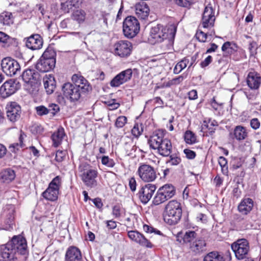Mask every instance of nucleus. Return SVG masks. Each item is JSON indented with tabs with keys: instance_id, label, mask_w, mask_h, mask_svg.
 I'll use <instances>...</instances> for the list:
<instances>
[{
	"instance_id": "obj_62",
	"label": "nucleus",
	"mask_w": 261,
	"mask_h": 261,
	"mask_svg": "<svg viewBox=\"0 0 261 261\" xmlns=\"http://www.w3.org/2000/svg\"><path fill=\"white\" fill-rule=\"evenodd\" d=\"M108 105L110 107V110H113L117 109L119 107L120 104L116 102L115 100H113L112 101L108 102Z\"/></svg>"
},
{
	"instance_id": "obj_24",
	"label": "nucleus",
	"mask_w": 261,
	"mask_h": 261,
	"mask_svg": "<svg viewBox=\"0 0 261 261\" xmlns=\"http://www.w3.org/2000/svg\"><path fill=\"white\" fill-rule=\"evenodd\" d=\"M247 83L250 89H257L261 83V77L256 72H250L247 75Z\"/></svg>"
},
{
	"instance_id": "obj_25",
	"label": "nucleus",
	"mask_w": 261,
	"mask_h": 261,
	"mask_svg": "<svg viewBox=\"0 0 261 261\" xmlns=\"http://www.w3.org/2000/svg\"><path fill=\"white\" fill-rule=\"evenodd\" d=\"M254 206L253 200L250 198H244L239 203L238 208L243 215H247L252 210Z\"/></svg>"
},
{
	"instance_id": "obj_30",
	"label": "nucleus",
	"mask_w": 261,
	"mask_h": 261,
	"mask_svg": "<svg viewBox=\"0 0 261 261\" xmlns=\"http://www.w3.org/2000/svg\"><path fill=\"white\" fill-rule=\"evenodd\" d=\"M22 77L24 82L32 83L33 81H36L39 78V74L34 69H28L23 71Z\"/></svg>"
},
{
	"instance_id": "obj_12",
	"label": "nucleus",
	"mask_w": 261,
	"mask_h": 261,
	"mask_svg": "<svg viewBox=\"0 0 261 261\" xmlns=\"http://www.w3.org/2000/svg\"><path fill=\"white\" fill-rule=\"evenodd\" d=\"M231 249L236 258L239 260L246 258L249 251V245L246 239L238 240L231 245Z\"/></svg>"
},
{
	"instance_id": "obj_31",
	"label": "nucleus",
	"mask_w": 261,
	"mask_h": 261,
	"mask_svg": "<svg viewBox=\"0 0 261 261\" xmlns=\"http://www.w3.org/2000/svg\"><path fill=\"white\" fill-rule=\"evenodd\" d=\"M184 199L195 198L198 195V188L194 185H188L183 191Z\"/></svg>"
},
{
	"instance_id": "obj_47",
	"label": "nucleus",
	"mask_w": 261,
	"mask_h": 261,
	"mask_svg": "<svg viewBox=\"0 0 261 261\" xmlns=\"http://www.w3.org/2000/svg\"><path fill=\"white\" fill-rule=\"evenodd\" d=\"M143 132V128L141 125L138 124H135L134 126L132 129V133L135 137L140 136Z\"/></svg>"
},
{
	"instance_id": "obj_27",
	"label": "nucleus",
	"mask_w": 261,
	"mask_h": 261,
	"mask_svg": "<svg viewBox=\"0 0 261 261\" xmlns=\"http://www.w3.org/2000/svg\"><path fill=\"white\" fill-rule=\"evenodd\" d=\"M149 7L145 2H139L135 6L136 14L141 19H144L147 18L149 15Z\"/></svg>"
},
{
	"instance_id": "obj_35",
	"label": "nucleus",
	"mask_w": 261,
	"mask_h": 261,
	"mask_svg": "<svg viewBox=\"0 0 261 261\" xmlns=\"http://www.w3.org/2000/svg\"><path fill=\"white\" fill-rule=\"evenodd\" d=\"M86 16V13L82 9L76 10L71 14V18L76 21L78 23L81 24L84 22Z\"/></svg>"
},
{
	"instance_id": "obj_21",
	"label": "nucleus",
	"mask_w": 261,
	"mask_h": 261,
	"mask_svg": "<svg viewBox=\"0 0 261 261\" xmlns=\"http://www.w3.org/2000/svg\"><path fill=\"white\" fill-rule=\"evenodd\" d=\"M231 256L229 252L224 255L217 251H212L207 253L204 257L203 261H230Z\"/></svg>"
},
{
	"instance_id": "obj_54",
	"label": "nucleus",
	"mask_w": 261,
	"mask_h": 261,
	"mask_svg": "<svg viewBox=\"0 0 261 261\" xmlns=\"http://www.w3.org/2000/svg\"><path fill=\"white\" fill-rule=\"evenodd\" d=\"M250 56H253L256 54V43L255 41L250 42L249 45Z\"/></svg>"
},
{
	"instance_id": "obj_29",
	"label": "nucleus",
	"mask_w": 261,
	"mask_h": 261,
	"mask_svg": "<svg viewBox=\"0 0 261 261\" xmlns=\"http://www.w3.org/2000/svg\"><path fill=\"white\" fill-rule=\"evenodd\" d=\"M15 254V253L9 243L2 246L1 248V255L3 259L10 260L14 258Z\"/></svg>"
},
{
	"instance_id": "obj_64",
	"label": "nucleus",
	"mask_w": 261,
	"mask_h": 261,
	"mask_svg": "<svg viewBox=\"0 0 261 261\" xmlns=\"http://www.w3.org/2000/svg\"><path fill=\"white\" fill-rule=\"evenodd\" d=\"M189 98L191 100H194L197 98V92L195 90L190 91L188 93Z\"/></svg>"
},
{
	"instance_id": "obj_11",
	"label": "nucleus",
	"mask_w": 261,
	"mask_h": 261,
	"mask_svg": "<svg viewBox=\"0 0 261 261\" xmlns=\"http://www.w3.org/2000/svg\"><path fill=\"white\" fill-rule=\"evenodd\" d=\"M3 71L8 76H13L20 72V66L15 60L11 58L3 59L1 63Z\"/></svg>"
},
{
	"instance_id": "obj_19",
	"label": "nucleus",
	"mask_w": 261,
	"mask_h": 261,
	"mask_svg": "<svg viewBox=\"0 0 261 261\" xmlns=\"http://www.w3.org/2000/svg\"><path fill=\"white\" fill-rule=\"evenodd\" d=\"M7 116L12 122L16 121L20 117L21 109L16 102H10L6 106Z\"/></svg>"
},
{
	"instance_id": "obj_48",
	"label": "nucleus",
	"mask_w": 261,
	"mask_h": 261,
	"mask_svg": "<svg viewBox=\"0 0 261 261\" xmlns=\"http://www.w3.org/2000/svg\"><path fill=\"white\" fill-rule=\"evenodd\" d=\"M197 39L202 42H205L207 38L208 35L207 33H205L202 31H198L197 32L196 34Z\"/></svg>"
},
{
	"instance_id": "obj_34",
	"label": "nucleus",
	"mask_w": 261,
	"mask_h": 261,
	"mask_svg": "<svg viewBox=\"0 0 261 261\" xmlns=\"http://www.w3.org/2000/svg\"><path fill=\"white\" fill-rule=\"evenodd\" d=\"M16 175L14 171L11 169H6L1 173V178L3 182L9 183L13 180Z\"/></svg>"
},
{
	"instance_id": "obj_52",
	"label": "nucleus",
	"mask_w": 261,
	"mask_h": 261,
	"mask_svg": "<svg viewBox=\"0 0 261 261\" xmlns=\"http://www.w3.org/2000/svg\"><path fill=\"white\" fill-rule=\"evenodd\" d=\"M112 214L115 217L119 218L122 214V210L119 206L115 205L113 208Z\"/></svg>"
},
{
	"instance_id": "obj_49",
	"label": "nucleus",
	"mask_w": 261,
	"mask_h": 261,
	"mask_svg": "<svg viewBox=\"0 0 261 261\" xmlns=\"http://www.w3.org/2000/svg\"><path fill=\"white\" fill-rule=\"evenodd\" d=\"M36 112L38 115L43 116L47 114L49 110L43 106H40L36 107Z\"/></svg>"
},
{
	"instance_id": "obj_2",
	"label": "nucleus",
	"mask_w": 261,
	"mask_h": 261,
	"mask_svg": "<svg viewBox=\"0 0 261 261\" xmlns=\"http://www.w3.org/2000/svg\"><path fill=\"white\" fill-rule=\"evenodd\" d=\"M176 32V27L170 24L166 27L157 25L152 27L150 32V40L153 43H160L167 41L172 43Z\"/></svg>"
},
{
	"instance_id": "obj_32",
	"label": "nucleus",
	"mask_w": 261,
	"mask_h": 261,
	"mask_svg": "<svg viewBox=\"0 0 261 261\" xmlns=\"http://www.w3.org/2000/svg\"><path fill=\"white\" fill-rule=\"evenodd\" d=\"M65 135L64 128L59 127L51 136L53 145L55 147L59 146L61 144Z\"/></svg>"
},
{
	"instance_id": "obj_16",
	"label": "nucleus",
	"mask_w": 261,
	"mask_h": 261,
	"mask_svg": "<svg viewBox=\"0 0 261 261\" xmlns=\"http://www.w3.org/2000/svg\"><path fill=\"white\" fill-rule=\"evenodd\" d=\"M127 235L132 241L139 244L142 247L147 248H152L153 247L151 242L138 231H128Z\"/></svg>"
},
{
	"instance_id": "obj_4",
	"label": "nucleus",
	"mask_w": 261,
	"mask_h": 261,
	"mask_svg": "<svg viewBox=\"0 0 261 261\" xmlns=\"http://www.w3.org/2000/svg\"><path fill=\"white\" fill-rule=\"evenodd\" d=\"M182 208L180 202L175 200H170L166 205L163 213L164 221L169 225L176 224L180 220Z\"/></svg>"
},
{
	"instance_id": "obj_58",
	"label": "nucleus",
	"mask_w": 261,
	"mask_h": 261,
	"mask_svg": "<svg viewBox=\"0 0 261 261\" xmlns=\"http://www.w3.org/2000/svg\"><path fill=\"white\" fill-rule=\"evenodd\" d=\"M129 187L132 191L134 192L136 190L137 182L134 177H131L129 179Z\"/></svg>"
},
{
	"instance_id": "obj_15",
	"label": "nucleus",
	"mask_w": 261,
	"mask_h": 261,
	"mask_svg": "<svg viewBox=\"0 0 261 261\" xmlns=\"http://www.w3.org/2000/svg\"><path fill=\"white\" fill-rule=\"evenodd\" d=\"M19 83H16L13 80L5 82L0 88V95L6 98L14 94L19 88Z\"/></svg>"
},
{
	"instance_id": "obj_53",
	"label": "nucleus",
	"mask_w": 261,
	"mask_h": 261,
	"mask_svg": "<svg viewBox=\"0 0 261 261\" xmlns=\"http://www.w3.org/2000/svg\"><path fill=\"white\" fill-rule=\"evenodd\" d=\"M218 162L220 166L222 168V170H226L227 169V162L226 159L223 156H220L219 158Z\"/></svg>"
},
{
	"instance_id": "obj_13",
	"label": "nucleus",
	"mask_w": 261,
	"mask_h": 261,
	"mask_svg": "<svg viewBox=\"0 0 261 261\" xmlns=\"http://www.w3.org/2000/svg\"><path fill=\"white\" fill-rule=\"evenodd\" d=\"M9 244L13 249L15 254L18 253L24 255L28 254L26 240L22 236L13 237Z\"/></svg>"
},
{
	"instance_id": "obj_18",
	"label": "nucleus",
	"mask_w": 261,
	"mask_h": 261,
	"mask_svg": "<svg viewBox=\"0 0 261 261\" xmlns=\"http://www.w3.org/2000/svg\"><path fill=\"white\" fill-rule=\"evenodd\" d=\"M156 187L153 184H146L139 190L138 196L141 201L144 204L147 203L152 197Z\"/></svg>"
},
{
	"instance_id": "obj_10",
	"label": "nucleus",
	"mask_w": 261,
	"mask_h": 261,
	"mask_svg": "<svg viewBox=\"0 0 261 261\" xmlns=\"http://www.w3.org/2000/svg\"><path fill=\"white\" fill-rule=\"evenodd\" d=\"M175 193V189L172 185H165L158 190L154 198V203L156 205L162 203L172 197Z\"/></svg>"
},
{
	"instance_id": "obj_46",
	"label": "nucleus",
	"mask_w": 261,
	"mask_h": 261,
	"mask_svg": "<svg viewBox=\"0 0 261 261\" xmlns=\"http://www.w3.org/2000/svg\"><path fill=\"white\" fill-rule=\"evenodd\" d=\"M5 222L9 226V228H12L14 222V210L12 208L10 210L9 215L7 216Z\"/></svg>"
},
{
	"instance_id": "obj_5",
	"label": "nucleus",
	"mask_w": 261,
	"mask_h": 261,
	"mask_svg": "<svg viewBox=\"0 0 261 261\" xmlns=\"http://www.w3.org/2000/svg\"><path fill=\"white\" fill-rule=\"evenodd\" d=\"M81 180L87 187L93 188L97 186V178L98 172L97 169L88 164H82L79 167Z\"/></svg>"
},
{
	"instance_id": "obj_20",
	"label": "nucleus",
	"mask_w": 261,
	"mask_h": 261,
	"mask_svg": "<svg viewBox=\"0 0 261 261\" xmlns=\"http://www.w3.org/2000/svg\"><path fill=\"white\" fill-rule=\"evenodd\" d=\"M215 20L214 10L211 6L205 7L202 17L201 25L203 28L213 27Z\"/></svg>"
},
{
	"instance_id": "obj_26",
	"label": "nucleus",
	"mask_w": 261,
	"mask_h": 261,
	"mask_svg": "<svg viewBox=\"0 0 261 261\" xmlns=\"http://www.w3.org/2000/svg\"><path fill=\"white\" fill-rule=\"evenodd\" d=\"M44 87L48 94H50L54 91L56 87V82L54 76L50 74H46L43 79Z\"/></svg>"
},
{
	"instance_id": "obj_43",
	"label": "nucleus",
	"mask_w": 261,
	"mask_h": 261,
	"mask_svg": "<svg viewBox=\"0 0 261 261\" xmlns=\"http://www.w3.org/2000/svg\"><path fill=\"white\" fill-rule=\"evenodd\" d=\"M180 162V157L176 154H173L170 155L169 159L166 161V163L171 166H176L178 165Z\"/></svg>"
},
{
	"instance_id": "obj_33",
	"label": "nucleus",
	"mask_w": 261,
	"mask_h": 261,
	"mask_svg": "<svg viewBox=\"0 0 261 261\" xmlns=\"http://www.w3.org/2000/svg\"><path fill=\"white\" fill-rule=\"evenodd\" d=\"M234 138L238 141L245 140L248 136V132L246 127L241 126H237L233 130Z\"/></svg>"
},
{
	"instance_id": "obj_1",
	"label": "nucleus",
	"mask_w": 261,
	"mask_h": 261,
	"mask_svg": "<svg viewBox=\"0 0 261 261\" xmlns=\"http://www.w3.org/2000/svg\"><path fill=\"white\" fill-rule=\"evenodd\" d=\"M72 81L74 84L66 83L62 86L64 96L71 101L78 100L82 93L90 91L91 89L88 82L82 76L75 74L72 75Z\"/></svg>"
},
{
	"instance_id": "obj_7",
	"label": "nucleus",
	"mask_w": 261,
	"mask_h": 261,
	"mask_svg": "<svg viewBox=\"0 0 261 261\" xmlns=\"http://www.w3.org/2000/svg\"><path fill=\"white\" fill-rule=\"evenodd\" d=\"M140 31V23L136 17L129 16L125 18L123 22V32L128 38H133Z\"/></svg>"
},
{
	"instance_id": "obj_3",
	"label": "nucleus",
	"mask_w": 261,
	"mask_h": 261,
	"mask_svg": "<svg viewBox=\"0 0 261 261\" xmlns=\"http://www.w3.org/2000/svg\"><path fill=\"white\" fill-rule=\"evenodd\" d=\"M148 143L150 148L157 150L162 156H168L171 153V143L169 139L164 138L163 130H158L153 133L148 140Z\"/></svg>"
},
{
	"instance_id": "obj_45",
	"label": "nucleus",
	"mask_w": 261,
	"mask_h": 261,
	"mask_svg": "<svg viewBox=\"0 0 261 261\" xmlns=\"http://www.w3.org/2000/svg\"><path fill=\"white\" fill-rule=\"evenodd\" d=\"M127 117L124 116H120L116 119L115 125L118 128L123 127L127 123Z\"/></svg>"
},
{
	"instance_id": "obj_56",
	"label": "nucleus",
	"mask_w": 261,
	"mask_h": 261,
	"mask_svg": "<svg viewBox=\"0 0 261 261\" xmlns=\"http://www.w3.org/2000/svg\"><path fill=\"white\" fill-rule=\"evenodd\" d=\"M48 110L53 115H55L60 110L59 106L55 103H51L49 105Z\"/></svg>"
},
{
	"instance_id": "obj_57",
	"label": "nucleus",
	"mask_w": 261,
	"mask_h": 261,
	"mask_svg": "<svg viewBox=\"0 0 261 261\" xmlns=\"http://www.w3.org/2000/svg\"><path fill=\"white\" fill-rule=\"evenodd\" d=\"M65 157V152L58 150L56 152L55 159L57 162H62Z\"/></svg>"
},
{
	"instance_id": "obj_23",
	"label": "nucleus",
	"mask_w": 261,
	"mask_h": 261,
	"mask_svg": "<svg viewBox=\"0 0 261 261\" xmlns=\"http://www.w3.org/2000/svg\"><path fill=\"white\" fill-rule=\"evenodd\" d=\"M43 44V41L41 36L38 34H35L29 37L26 41V46L32 50L40 49Z\"/></svg>"
},
{
	"instance_id": "obj_51",
	"label": "nucleus",
	"mask_w": 261,
	"mask_h": 261,
	"mask_svg": "<svg viewBox=\"0 0 261 261\" xmlns=\"http://www.w3.org/2000/svg\"><path fill=\"white\" fill-rule=\"evenodd\" d=\"M12 38L4 32H0V42L3 43H8L10 42Z\"/></svg>"
},
{
	"instance_id": "obj_63",
	"label": "nucleus",
	"mask_w": 261,
	"mask_h": 261,
	"mask_svg": "<svg viewBox=\"0 0 261 261\" xmlns=\"http://www.w3.org/2000/svg\"><path fill=\"white\" fill-rule=\"evenodd\" d=\"M31 130L33 133L36 132V133H41L43 130V128L40 125L34 124L31 127Z\"/></svg>"
},
{
	"instance_id": "obj_37",
	"label": "nucleus",
	"mask_w": 261,
	"mask_h": 261,
	"mask_svg": "<svg viewBox=\"0 0 261 261\" xmlns=\"http://www.w3.org/2000/svg\"><path fill=\"white\" fill-rule=\"evenodd\" d=\"M25 137L26 135L23 133L21 132L19 137V143H14L11 144L9 146L10 151L14 153H16L20 148L24 147L23 142Z\"/></svg>"
},
{
	"instance_id": "obj_41",
	"label": "nucleus",
	"mask_w": 261,
	"mask_h": 261,
	"mask_svg": "<svg viewBox=\"0 0 261 261\" xmlns=\"http://www.w3.org/2000/svg\"><path fill=\"white\" fill-rule=\"evenodd\" d=\"M189 63V60L185 58L176 64L173 69L175 74L179 73L184 69H185Z\"/></svg>"
},
{
	"instance_id": "obj_60",
	"label": "nucleus",
	"mask_w": 261,
	"mask_h": 261,
	"mask_svg": "<svg viewBox=\"0 0 261 261\" xmlns=\"http://www.w3.org/2000/svg\"><path fill=\"white\" fill-rule=\"evenodd\" d=\"M192 0H177V4L181 7H187L190 6Z\"/></svg>"
},
{
	"instance_id": "obj_22",
	"label": "nucleus",
	"mask_w": 261,
	"mask_h": 261,
	"mask_svg": "<svg viewBox=\"0 0 261 261\" xmlns=\"http://www.w3.org/2000/svg\"><path fill=\"white\" fill-rule=\"evenodd\" d=\"M217 122L210 118H205L201 125V131L203 135L212 136L215 132L216 127L218 126Z\"/></svg>"
},
{
	"instance_id": "obj_14",
	"label": "nucleus",
	"mask_w": 261,
	"mask_h": 261,
	"mask_svg": "<svg viewBox=\"0 0 261 261\" xmlns=\"http://www.w3.org/2000/svg\"><path fill=\"white\" fill-rule=\"evenodd\" d=\"M113 47L115 55L124 58L130 55L132 49V45L128 41L120 40L114 44Z\"/></svg>"
},
{
	"instance_id": "obj_9",
	"label": "nucleus",
	"mask_w": 261,
	"mask_h": 261,
	"mask_svg": "<svg viewBox=\"0 0 261 261\" xmlns=\"http://www.w3.org/2000/svg\"><path fill=\"white\" fill-rule=\"evenodd\" d=\"M61 185V177L57 176L51 181L46 190L42 193L43 197L49 201H56L58 197Z\"/></svg>"
},
{
	"instance_id": "obj_39",
	"label": "nucleus",
	"mask_w": 261,
	"mask_h": 261,
	"mask_svg": "<svg viewBox=\"0 0 261 261\" xmlns=\"http://www.w3.org/2000/svg\"><path fill=\"white\" fill-rule=\"evenodd\" d=\"M0 22L4 25H10L13 23L12 14L9 12H4L0 15Z\"/></svg>"
},
{
	"instance_id": "obj_59",
	"label": "nucleus",
	"mask_w": 261,
	"mask_h": 261,
	"mask_svg": "<svg viewBox=\"0 0 261 261\" xmlns=\"http://www.w3.org/2000/svg\"><path fill=\"white\" fill-rule=\"evenodd\" d=\"M184 152L189 159H193L196 156L195 152L190 149H185Z\"/></svg>"
},
{
	"instance_id": "obj_50",
	"label": "nucleus",
	"mask_w": 261,
	"mask_h": 261,
	"mask_svg": "<svg viewBox=\"0 0 261 261\" xmlns=\"http://www.w3.org/2000/svg\"><path fill=\"white\" fill-rule=\"evenodd\" d=\"M143 229L144 231L147 233H153L154 232L155 234H160L161 232L160 231L156 229L155 228L152 227V226H150L147 224H144L143 227Z\"/></svg>"
},
{
	"instance_id": "obj_61",
	"label": "nucleus",
	"mask_w": 261,
	"mask_h": 261,
	"mask_svg": "<svg viewBox=\"0 0 261 261\" xmlns=\"http://www.w3.org/2000/svg\"><path fill=\"white\" fill-rule=\"evenodd\" d=\"M212 61V57L211 56H208L206 58L200 63V65L202 67H205L208 66Z\"/></svg>"
},
{
	"instance_id": "obj_17",
	"label": "nucleus",
	"mask_w": 261,
	"mask_h": 261,
	"mask_svg": "<svg viewBox=\"0 0 261 261\" xmlns=\"http://www.w3.org/2000/svg\"><path fill=\"white\" fill-rule=\"evenodd\" d=\"M133 71L131 69H127L116 75L111 81L112 87H118L120 85L129 81L132 76Z\"/></svg>"
},
{
	"instance_id": "obj_55",
	"label": "nucleus",
	"mask_w": 261,
	"mask_h": 261,
	"mask_svg": "<svg viewBox=\"0 0 261 261\" xmlns=\"http://www.w3.org/2000/svg\"><path fill=\"white\" fill-rule=\"evenodd\" d=\"M260 125V121L257 118H253L250 121V126L254 130L259 128Z\"/></svg>"
},
{
	"instance_id": "obj_44",
	"label": "nucleus",
	"mask_w": 261,
	"mask_h": 261,
	"mask_svg": "<svg viewBox=\"0 0 261 261\" xmlns=\"http://www.w3.org/2000/svg\"><path fill=\"white\" fill-rule=\"evenodd\" d=\"M101 162L102 165L109 168H113L115 165L114 160L107 155H103L101 157Z\"/></svg>"
},
{
	"instance_id": "obj_28",
	"label": "nucleus",
	"mask_w": 261,
	"mask_h": 261,
	"mask_svg": "<svg viewBox=\"0 0 261 261\" xmlns=\"http://www.w3.org/2000/svg\"><path fill=\"white\" fill-rule=\"evenodd\" d=\"M65 258L66 261H81V251L75 247H71L67 250Z\"/></svg>"
},
{
	"instance_id": "obj_42",
	"label": "nucleus",
	"mask_w": 261,
	"mask_h": 261,
	"mask_svg": "<svg viewBox=\"0 0 261 261\" xmlns=\"http://www.w3.org/2000/svg\"><path fill=\"white\" fill-rule=\"evenodd\" d=\"M184 139L186 143L188 144H193L196 142V137L195 134L190 130L185 132Z\"/></svg>"
},
{
	"instance_id": "obj_38",
	"label": "nucleus",
	"mask_w": 261,
	"mask_h": 261,
	"mask_svg": "<svg viewBox=\"0 0 261 261\" xmlns=\"http://www.w3.org/2000/svg\"><path fill=\"white\" fill-rule=\"evenodd\" d=\"M197 236L194 231L188 230L186 232L181 240L184 243L189 244L190 245L197 239Z\"/></svg>"
},
{
	"instance_id": "obj_36",
	"label": "nucleus",
	"mask_w": 261,
	"mask_h": 261,
	"mask_svg": "<svg viewBox=\"0 0 261 261\" xmlns=\"http://www.w3.org/2000/svg\"><path fill=\"white\" fill-rule=\"evenodd\" d=\"M205 244H206L204 240L196 239L192 243H191L190 245V248L192 251L195 253H198L203 250Z\"/></svg>"
},
{
	"instance_id": "obj_6",
	"label": "nucleus",
	"mask_w": 261,
	"mask_h": 261,
	"mask_svg": "<svg viewBox=\"0 0 261 261\" xmlns=\"http://www.w3.org/2000/svg\"><path fill=\"white\" fill-rule=\"evenodd\" d=\"M56 53L53 48L48 47L36 64V69L40 72H48L54 69L56 64Z\"/></svg>"
},
{
	"instance_id": "obj_40",
	"label": "nucleus",
	"mask_w": 261,
	"mask_h": 261,
	"mask_svg": "<svg viewBox=\"0 0 261 261\" xmlns=\"http://www.w3.org/2000/svg\"><path fill=\"white\" fill-rule=\"evenodd\" d=\"M185 77L183 75L178 76V77L174 78L167 82L164 83L162 85L161 88H168L172 86L179 85L183 81Z\"/></svg>"
},
{
	"instance_id": "obj_8",
	"label": "nucleus",
	"mask_w": 261,
	"mask_h": 261,
	"mask_svg": "<svg viewBox=\"0 0 261 261\" xmlns=\"http://www.w3.org/2000/svg\"><path fill=\"white\" fill-rule=\"evenodd\" d=\"M137 174L145 182H152L157 178L156 171L154 168L146 163L139 164Z\"/></svg>"
}]
</instances>
